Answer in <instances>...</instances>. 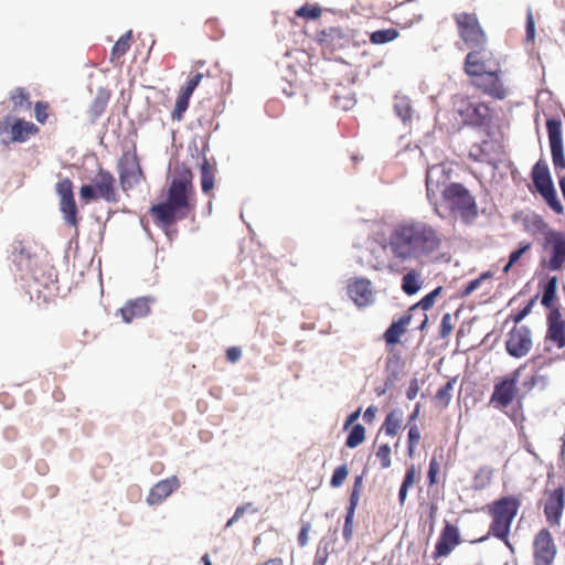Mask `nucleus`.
Instances as JSON below:
<instances>
[{
  "label": "nucleus",
  "mask_w": 565,
  "mask_h": 565,
  "mask_svg": "<svg viewBox=\"0 0 565 565\" xmlns=\"http://www.w3.org/2000/svg\"><path fill=\"white\" fill-rule=\"evenodd\" d=\"M459 543L460 535L458 529L450 523H446L436 544L435 557L447 556Z\"/></svg>",
  "instance_id": "6ab92c4d"
},
{
  "label": "nucleus",
  "mask_w": 565,
  "mask_h": 565,
  "mask_svg": "<svg viewBox=\"0 0 565 565\" xmlns=\"http://www.w3.org/2000/svg\"><path fill=\"white\" fill-rule=\"evenodd\" d=\"M437 173L444 174L445 169L440 166H433L429 170L426 171L425 184H426V194L428 198H429V192H430L431 177H433V174H437Z\"/></svg>",
  "instance_id": "13d9d810"
},
{
  "label": "nucleus",
  "mask_w": 565,
  "mask_h": 565,
  "mask_svg": "<svg viewBox=\"0 0 565 565\" xmlns=\"http://www.w3.org/2000/svg\"><path fill=\"white\" fill-rule=\"evenodd\" d=\"M493 521L490 525V533L500 539L503 540L507 544L508 542V534L510 532L511 523L512 521L504 519L502 516L492 515Z\"/></svg>",
  "instance_id": "cd10ccee"
},
{
  "label": "nucleus",
  "mask_w": 565,
  "mask_h": 565,
  "mask_svg": "<svg viewBox=\"0 0 565 565\" xmlns=\"http://www.w3.org/2000/svg\"><path fill=\"white\" fill-rule=\"evenodd\" d=\"M551 154L557 172L565 170V156L562 137V121L557 118L546 120Z\"/></svg>",
  "instance_id": "9d476101"
},
{
  "label": "nucleus",
  "mask_w": 565,
  "mask_h": 565,
  "mask_svg": "<svg viewBox=\"0 0 565 565\" xmlns=\"http://www.w3.org/2000/svg\"><path fill=\"white\" fill-rule=\"evenodd\" d=\"M202 78H203V74L196 73L193 77L190 78V81L186 83V85L184 87H182L181 93L189 95L191 97L193 92L195 90V88L201 83Z\"/></svg>",
  "instance_id": "8fccbe9b"
},
{
  "label": "nucleus",
  "mask_w": 565,
  "mask_h": 565,
  "mask_svg": "<svg viewBox=\"0 0 565 565\" xmlns=\"http://www.w3.org/2000/svg\"><path fill=\"white\" fill-rule=\"evenodd\" d=\"M565 507V490L558 487L547 492L544 503V515L551 525H558Z\"/></svg>",
  "instance_id": "4468645a"
},
{
  "label": "nucleus",
  "mask_w": 565,
  "mask_h": 565,
  "mask_svg": "<svg viewBox=\"0 0 565 565\" xmlns=\"http://www.w3.org/2000/svg\"><path fill=\"white\" fill-rule=\"evenodd\" d=\"M526 364H522L511 374L504 377H500L495 381L493 392L490 397L491 404H494L495 407L503 409L513 402L519 392L516 384Z\"/></svg>",
  "instance_id": "423d86ee"
},
{
  "label": "nucleus",
  "mask_w": 565,
  "mask_h": 565,
  "mask_svg": "<svg viewBox=\"0 0 565 565\" xmlns=\"http://www.w3.org/2000/svg\"><path fill=\"white\" fill-rule=\"evenodd\" d=\"M548 384H550L548 375L542 374L540 372H535L529 379H525L522 382L521 388L523 392L520 395V398H523L526 394H529L533 390L543 392L547 388Z\"/></svg>",
  "instance_id": "393cba45"
},
{
  "label": "nucleus",
  "mask_w": 565,
  "mask_h": 565,
  "mask_svg": "<svg viewBox=\"0 0 565 565\" xmlns=\"http://www.w3.org/2000/svg\"><path fill=\"white\" fill-rule=\"evenodd\" d=\"M356 508L348 507L347 508V514L344 519V525L342 535L345 542H349L352 539L353 535V520L355 515Z\"/></svg>",
  "instance_id": "a19ab883"
},
{
  "label": "nucleus",
  "mask_w": 565,
  "mask_h": 565,
  "mask_svg": "<svg viewBox=\"0 0 565 565\" xmlns=\"http://www.w3.org/2000/svg\"><path fill=\"white\" fill-rule=\"evenodd\" d=\"M250 511L252 513H256L258 512V509L256 508H253V503L248 502V503H245L243 505H239L236 508L235 512H234V520H239L245 512L247 511Z\"/></svg>",
  "instance_id": "e2e57ef3"
},
{
  "label": "nucleus",
  "mask_w": 565,
  "mask_h": 565,
  "mask_svg": "<svg viewBox=\"0 0 565 565\" xmlns=\"http://www.w3.org/2000/svg\"><path fill=\"white\" fill-rule=\"evenodd\" d=\"M79 198L84 202L88 203L90 201H95L102 199L92 183H85L79 189Z\"/></svg>",
  "instance_id": "a18cd8bd"
},
{
  "label": "nucleus",
  "mask_w": 565,
  "mask_h": 565,
  "mask_svg": "<svg viewBox=\"0 0 565 565\" xmlns=\"http://www.w3.org/2000/svg\"><path fill=\"white\" fill-rule=\"evenodd\" d=\"M465 125L487 127L491 120L490 108L483 103H468L459 110Z\"/></svg>",
  "instance_id": "ddd939ff"
},
{
  "label": "nucleus",
  "mask_w": 565,
  "mask_h": 565,
  "mask_svg": "<svg viewBox=\"0 0 565 565\" xmlns=\"http://www.w3.org/2000/svg\"><path fill=\"white\" fill-rule=\"evenodd\" d=\"M454 390V383L448 381L446 382L436 393L435 401L441 406L446 407L451 399V391Z\"/></svg>",
  "instance_id": "4c0bfd02"
},
{
  "label": "nucleus",
  "mask_w": 565,
  "mask_h": 565,
  "mask_svg": "<svg viewBox=\"0 0 565 565\" xmlns=\"http://www.w3.org/2000/svg\"><path fill=\"white\" fill-rule=\"evenodd\" d=\"M310 527L311 525L309 522L302 524L300 532L298 534L299 546L303 547L308 544V533L310 531Z\"/></svg>",
  "instance_id": "680f3d73"
},
{
  "label": "nucleus",
  "mask_w": 565,
  "mask_h": 565,
  "mask_svg": "<svg viewBox=\"0 0 565 565\" xmlns=\"http://www.w3.org/2000/svg\"><path fill=\"white\" fill-rule=\"evenodd\" d=\"M55 190L60 196V211L65 224L77 226L78 210L74 199L73 182L68 178H64L56 183Z\"/></svg>",
  "instance_id": "0eeeda50"
},
{
  "label": "nucleus",
  "mask_w": 565,
  "mask_h": 565,
  "mask_svg": "<svg viewBox=\"0 0 565 565\" xmlns=\"http://www.w3.org/2000/svg\"><path fill=\"white\" fill-rule=\"evenodd\" d=\"M28 93L24 92L23 88H15L11 94V99L14 104V106H22L23 102L28 100Z\"/></svg>",
  "instance_id": "bf43d9fd"
},
{
  "label": "nucleus",
  "mask_w": 565,
  "mask_h": 565,
  "mask_svg": "<svg viewBox=\"0 0 565 565\" xmlns=\"http://www.w3.org/2000/svg\"><path fill=\"white\" fill-rule=\"evenodd\" d=\"M419 391L418 381L417 379H413L409 383V386L406 392V396L408 399H414L417 396V393Z\"/></svg>",
  "instance_id": "338daca9"
},
{
  "label": "nucleus",
  "mask_w": 565,
  "mask_h": 565,
  "mask_svg": "<svg viewBox=\"0 0 565 565\" xmlns=\"http://www.w3.org/2000/svg\"><path fill=\"white\" fill-rule=\"evenodd\" d=\"M546 245L551 246V258L547 263L550 270H559L565 264V234L550 230L545 235Z\"/></svg>",
  "instance_id": "f8f14e48"
},
{
  "label": "nucleus",
  "mask_w": 565,
  "mask_h": 565,
  "mask_svg": "<svg viewBox=\"0 0 565 565\" xmlns=\"http://www.w3.org/2000/svg\"><path fill=\"white\" fill-rule=\"evenodd\" d=\"M363 487V475H359L354 478L352 491L349 498V505L352 508H356L360 501V492Z\"/></svg>",
  "instance_id": "37998d69"
},
{
  "label": "nucleus",
  "mask_w": 565,
  "mask_h": 565,
  "mask_svg": "<svg viewBox=\"0 0 565 565\" xmlns=\"http://www.w3.org/2000/svg\"><path fill=\"white\" fill-rule=\"evenodd\" d=\"M439 473V463L437 462L436 458L433 457L430 462H429V468H428V479H429V483L430 484H434V483H437V475Z\"/></svg>",
  "instance_id": "052dcab7"
},
{
  "label": "nucleus",
  "mask_w": 565,
  "mask_h": 565,
  "mask_svg": "<svg viewBox=\"0 0 565 565\" xmlns=\"http://www.w3.org/2000/svg\"><path fill=\"white\" fill-rule=\"evenodd\" d=\"M490 277L491 274L487 271L481 274L479 278L470 280L462 290V296L468 297L469 295H471L475 290H477L480 287L482 280L488 279Z\"/></svg>",
  "instance_id": "de8ad7c7"
},
{
  "label": "nucleus",
  "mask_w": 565,
  "mask_h": 565,
  "mask_svg": "<svg viewBox=\"0 0 565 565\" xmlns=\"http://www.w3.org/2000/svg\"><path fill=\"white\" fill-rule=\"evenodd\" d=\"M531 177L536 191L544 199L545 203L556 214H563L564 206L557 198L548 166L544 160H539L533 166Z\"/></svg>",
  "instance_id": "39448f33"
},
{
  "label": "nucleus",
  "mask_w": 565,
  "mask_h": 565,
  "mask_svg": "<svg viewBox=\"0 0 565 565\" xmlns=\"http://www.w3.org/2000/svg\"><path fill=\"white\" fill-rule=\"evenodd\" d=\"M469 54H476L477 57H475V60L477 61H481L483 63V65H491L489 62H490V56H491V53L489 51H487L484 49V46H481V47H472L471 49V52Z\"/></svg>",
  "instance_id": "5fc2aeb1"
},
{
  "label": "nucleus",
  "mask_w": 565,
  "mask_h": 565,
  "mask_svg": "<svg viewBox=\"0 0 565 565\" xmlns=\"http://www.w3.org/2000/svg\"><path fill=\"white\" fill-rule=\"evenodd\" d=\"M179 487L180 483L175 476H171L167 479L160 480L150 489V492L147 497V503L149 505H157L161 503Z\"/></svg>",
  "instance_id": "a211bd4d"
},
{
  "label": "nucleus",
  "mask_w": 565,
  "mask_h": 565,
  "mask_svg": "<svg viewBox=\"0 0 565 565\" xmlns=\"http://www.w3.org/2000/svg\"><path fill=\"white\" fill-rule=\"evenodd\" d=\"M393 108L396 116L401 118L403 122H406L411 118L412 106L407 96H395Z\"/></svg>",
  "instance_id": "2f4dec72"
},
{
  "label": "nucleus",
  "mask_w": 565,
  "mask_h": 565,
  "mask_svg": "<svg viewBox=\"0 0 565 565\" xmlns=\"http://www.w3.org/2000/svg\"><path fill=\"white\" fill-rule=\"evenodd\" d=\"M441 194L446 206L444 211H441L440 206H435V212L439 216L445 217L446 213H451L459 216L466 224H470L477 218L478 206L476 199L463 184L457 182L446 184Z\"/></svg>",
  "instance_id": "f03ea898"
},
{
  "label": "nucleus",
  "mask_w": 565,
  "mask_h": 565,
  "mask_svg": "<svg viewBox=\"0 0 565 565\" xmlns=\"http://www.w3.org/2000/svg\"><path fill=\"white\" fill-rule=\"evenodd\" d=\"M420 404L417 403L415 406L414 412L409 415L407 426H408V445H407V452L409 457L414 456L415 448L420 439V431L416 424H412L416 417L419 414Z\"/></svg>",
  "instance_id": "a878e982"
},
{
  "label": "nucleus",
  "mask_w": 565,
  "mask_h": 565,
  "mask_svg": "<svg viewBox=\"0 0 565 565\" xmlns=\"http://www.w3.org/2000/svg\"><path fill=\"white\" fill-rule=\"evenodd\" d=\"M149 301L150 298L147 297L127 301V303L119 310L122 320L126 323H130L136 318L146 317L150 312Z\"/></svg>",
  "instance_id": "412c9836"
},
{
  "label": "nucleus",
  "mask_w": 565,
  "mask_h": 565,
  "mask_svg": "<svg viewBox=\"0 0 565 565\" xmlns=\"http://www.w3.org/2000/svg\"><path fill=\"white\" fill-rule=\"evenodd\" d=\"M349 475V470L347 465H341L337 467L331 476L330 486L332 488H339L344 482L345 478Z\"/></svg>",
  "instance_id": "c03bdc74"
},
{
  "label": "nucleus",
  "mask_w": 565,
  "mask_h": 565,
  "mask_svg": "<svg viewBox=\"0 0 565 565\" xmlns=\"http://www.w3.org/2000/svg\"><path fill=\"white\" fill-rule=\"evenodd\" d=\"M534 565H552L556 555V546L551 533L543 529L534 539Z\"/></svg>",
  "instance_id": "9b49d317"
},
{
  "label": "nucleus",
  "mask_w": 565,
  "mask_h": 565,
  "mask_svg": "<svg viewBox=\"0 0 565 565\" xmlns=\"http://www.w3.org/2000/svg\"><path fill=\"white\" fill-rule=\"evenodd\" d=\"M327 559H328L327 548H323V550L318 548L316 552L312 565H326Z\"/></svg>",
  "instance_id": "69168bd1"
},
{
  "label": "nucleus",
  "mask_w": 565,
  "mask_h": 565,
  "mask_svg": "<svg viewBox=\"0 0 565 565\" xmlns=\"http://www.w3.org/2000/svg\"><path fill=\"white\" fill-rule=\"evenodd\" d=\"M131 36H132V31L129 30L128 32H126L124 35H121L117 40V42L114 44V46L111 49V60L119 58L120 56L126 54V52L130 47L129 41L131 40Z\"/></svg>",
  "instance_id": "f704fd0d"
},
{
  "label": "nucleus",
  "mask_w": 565,
  "mask_h": 565,
  "mask_svg": "<svg viewBox=\"0 0 565 565\" xmlns=\"http://www.w3.org/2000/svg\"><path fill=\"white\" fill-rule=\"evenodd\" d=\"M537 298L539 295H535L533 298L530 299V301L524 306L523 309H521L515 316L512 317L514 323H520L526 316L531 313Z\"/></svg>",
  "instance_id": "09e8293b"
},
{
  "label": "nucleus",
  "mask_w": 565,
  "mask_h": 565,
  "mask_svg": "<svg viewBox=\"0 0 565 565\" xmlns=\"http://www.w3.org/2000/svg\"><path fill=\"white\" fill-rule=\"evenodd\" d=\"M365 439V428L362 424H354L345 439V446L354 449L361 445Z\"/></svg>",
  "instance_id": "72a5a7b5"
},
{
  "label": "nucleus",
  "mask_w": 565,
  "mask_h": 565,
  "mask_svg": "<svg viewBox=\"0 0 565 565\" xmlns=\"http://www.w3.org/2000/svg\"><path fill=\"white\" fill-rule=\"evenodd\" d=\"M118 170L120 184L125 191L136 185L142 174L136 156H124L118 162Z\"/></svg>",
  "instance_id": "2eb2a0df"
},
{
  "label": "nucleus",
  "mask_w": 565,
  "mask_h": 565,
  "mask_svg": "<svg viewBox=\"0 0 565 565\" xmlns=\"http://www.w3.org/2000/svg\"><path fill=\"white\" fill-rule=\"evenodd\" d=\"M416 476H417V471H416L415 466L414 465L409 466L406 469V472H405V476H404V479H403L401 486L405 487V488H411L415 483Z\"/></svg>",
  "instance_id": "6e6d98bb"
},
{
  "label": "nucleus",
  "mask_w": 565,
  "mask_h": 565,
  "mask_svg": "<svg viewBox=\"0 0 565 565\" xmlns=\"http://www.w3.org/2000/svg\"><path fill=\"white\" fill-rule=\"evenodd\" d=\"M9 120V117H7L3 120H0V146H8L10 143L9 137H7L11 128Z\"/></svg>",
  "instance_id": "603ef678"
},
{
  "label": "nucleus",
  "mask_w": 565,
  "mask_h": 565,
  "mask_svg": "<svg viewBox=\"0 0 565 565\" xmlns=\"http://www.w3.org/2000/svg\"><path fill=\"white\" fill-rule=\"evenodd\" d=\"M475 57H477L476 54H468L465 61L467 74L475 77L473 85L497 99L505 98L507 89L501 78L503 72L499 64L483 65Z\"/></svg>",
  "instance_id": "20e7f679"
},
{
  "label": "nucleus",
  "mask_w": 565,
  "mask_h": 565,
  "mask_svg": "<svg viewBox=\"0 0 565 565\" xmlns=\"http://www.w3.org/2000/svg\"><path fill=\"white\" fill-rule=\"evenodd\" d=\"M412 321V313L407 312L394 320L390 327L385 330L383 339L387 345H394L399 343L402 334L405 332L406 327Z\"/></svg>",
  "instance_id": "4be33fe9"
},
{
  "label": "nucleus",
  "mask_w": 565,
  "mask_h": 565,
  "mask_svg": "<svg viewBox=\"0 0 565 565\" xmlns=\"http://www.w3.org/2000/svg\"><path fill=\"white\" fill-rule=\"evenodd\" d=\"M460 38L465 44L472 47H481L486 44V34L479 25L475 14L461 13L456 17Z\"/></svg>",
  "instance_id": "6e6552de"
},
{
  "label": "nucleus",
  "mask_w": 565,
  "mask_h": 565,
  "mask_svg": "<svg viewBox=\"0 0 565 565\" xmlns=\"http://www.w3.org/2000/svg\"><path fill=\"white\" fill-rule=\"evenodd\" d=\"M376 457L381 460V467L386 469L391 466V447L387 444H383L376 451Z\"/></svg>",
  "instance_id": "49530a36"
},
{
  "label": "nucleus",
  "mask_w": 565,
  "mask_h": 565,
  "mask_svg": "<svg viewBox=\"0 0 565 565\" xmlns=\"http://www.w3.org/2000/svg\"><path fill=\"white\" fill-rule=\"evenodd\" d=\"M200 171L202 191L207 194L214 188V171L213 167L206 158H203V161L200 166Z\"/></svg>",
  "instance_id": "c85d7f7f"
},
{
  "label": "nucleus",
  "mask_w": 565,
  "mask_h": 565,
  "mask_svg": "<svg viewBox=\"0 0 565 565\" xmlns=\"http://www.w3.org/2000/svg\"><path fill=\"white\" fill-rule=\"evenodd\" d=\"M10 127V142H24L30 135L38 131V127L33 122L21 118L15 119Z\"/></svg>",
  "instance_id": "5701e85b"
},
{
  "label": "nucleus",
  "mask_w": 565,
  "mask_h": 565,
  "mask_svg": "<svg viewBox=\"0 0 565 565\" xmlns=\"http://www.w3.org/2000/svg\"><path fill=\"white\" fill-rule=\"evenodd\" d=\"M557 282H558L557 277L553 276V277H550L543 286L541 303L545 308L552 307V302L556 297Z\"/></svg>",
  "instance_id": "473e14b6"
},
{
  "label": "nucleus",
  "mask_w": 565,
  "mask_h": 565,
  "mask_svg": "<svg viewBox=\"0 0 565 565\" xmlns=\"http://www.w3.org/2000/svg\"><path fill=\"white\" fill-rule=\"evenodd\" d=\"M241 355H242L241 349L237 347H232V348L227 349V351H226V359L230 362L238 361Z\"/></svg>",
  "instance_id": "774afa93"
},
{
  "label": "nucleus",
  "mask_w": 565,
  "mask_h": 565,
  "mask_svg": "<svg viewBox=\"0 0 565 565\" xmlns=\"http://www.w3.org/2000/svg\"><path fill=\"white\" fill-rule=\"evenodd\" d=\"M390 249L403 262L417 257L424 250V224L405 222L397 225L390 236Z\"/></svg>",
  "instance_id": "7ed1b4c3"
},
{
  "label": "nucleus",
  "mask_w": 565,
  "mask_h": 565,
  "mask_svg": "<svg viewBox=\"0 0 565 565\" xmlns=\"http://www.w3.org/2000/svg\"><path fill=\"white\" fill-rule=\"evenodd\" d=\"M192 171L182 166L177 168L175 177L171 180L167 198L150 207L156 224L168 228L178 221L184 220L194 210L191 196L193 194Z\"/></svg>",
  "instance_id": "f257e3e1"
},
{
  "label": "nucleus",
  "mask_w": 565,
  "mask_h": 565,
  "mask_svg": "<svg viewBox=\"0 0 565 565\" xmlns=\"http://www.w3.org/2000/svg\"><path fill=\"white\" fill-rule=\"evenodd\" d=\"M190 98L191 97L189 95H185L180 92V94L177 98V102H175L174 109L171 114L172 120H181L182 119L183 114L186 111V109L189 107Z\"/></svg>",
  "instance_id": "e433bc0d"
},
{
  "label": "nucleus",
  "mask_w": 565,
  "mask_h": 565,
  "mask_svg": "<svg viewBox=\"0 0 565 565\" xmlns=\"http://www.w3.org/2000/svg\"><path fill=\"white\" fill-rule=\"evenodd\" d=\"M526 41H533L535 38V23L532 10L529 9L526 13Z\"/></svg>",
  "instance_id": "4d7b16f0"
},
{
  "label": "nucleus",
  "mask_w": 565,
  "mask_h": 565,
  "mask_svg": "<svg viewBox=\"0 0 565 565\" xmlns=\"http://www.w3.org/2000/svg\"><path fill=\"white\" fill-rule=\"evenodd\" d=\"M422 284L419 281V275L415 270H409L407 274L403 276L402 279V290L408 295L413 296L420 290Z\"/></svg>",
  "instance_id": "7c9ffc66"
},
{
  "label": "nucleus",
  "mask_w": 565,
  "mask_h": 565,
  "mask_svg": "<svg viewBox=\"0 0 565 565\" xmlns=\"http://www.w3.org/2000/svg\"><path fill=\"white\" fill-rule=\"evenodd\" d=\"M397 35H398V32L393 28L382 29V30H376V31L372 32L370 35V40L374 44H385V43H388V42L395 40L397 38Z\"/></svg>",
  "instance_id": "c9c22d12"
},
{
  "label": "nucleus",
  "mask_w": 565,
  "mask_h": 565,
  "mask_svg": "<svg viewBox=\"0 0 565 565\" xmlns=\"http://www.w3.org/2000/svg\"><path fill=\"white\" fill-rule=\"evenodd\" d=\"M386 380H385V388H391L394 386L395 382L398 379V361L388 360L386 363Z\"/></svg>",
  "instance_id": "ea45409f"
},
{
  "label": "nucleus",
  "mask_w": 565,
  "mask_h": 565,
  "mask_svg": "<svg viewBox=\"0 0 565 565\" xmlns=\"http://www.w3.org/2000/svg\"><path fill=\"white\" fill-rule=\"evenodd\" d=\"M519 501L514 498L504 497L498 500L491 512L492 515L502 516L510 521H513L514 516L518 513Z\"/></svg>",
  "instance_id": "b1692460"
},
{
  "label": "nucleus",
  "mask_w": 565,
  "mask_h": 565,
  "mask_svg": "<svg viewBox=\"0 0 565 565\" xmlns=\"http://www.w3.org/2000/svg\"><path fill=\"white\" fill-rule=\"evenodd\" d=\"M90 183L106 202H116L115 178L109 171L99 168Z\"/></svg>",
  "instance_id": "f3484780"
},
{
  "label": "nucleus",
  "mask_w": 565,
  "mask_h": 565,
  "mask_svg": "<svg viewBox=\"0 0 565 565\" xmlns=\"http://www.w3.org/2000/svg\"><path fill=\"white\" fill-rule=\"evenodd\" d=\"M348 294L359 307L367 306L373 299L371 281L366 278L356 279L352 284H349Z\"/></svg>",
  "instance_id": "aec40b11"
},
{
  "label": "nucleus",
  "mask_w": 565,
  "mask_h": 565,
  "mask_svg": "<svg viewBox=\"0 0 565 565\" xmlns=\"http://www.w3.org/2000/svg\"><path fill=\"white\" fill-rule=\"evenodd\" d=\"M546 340L554 342L558 349L565 347V320L558 308H553L547 315Z\"/></svg>",
  "instance_id": "dca6fc26"
},
{
  "label": "nucleus",
  "mask_w": 565,
  "mask_h": 565,
  "mask_svg": "<svg viewBox=\"0 0 565 565\" xmlns=\"http://www.w3.org/2000/svg\"><path fill=\"white\" fill-rule=\"evenodd\" d=\"M452 331L451 316L449 313L444 315L441 319V331L443 338L447 337Z\"/></svg>",
  "instance_id": "0e129e2a"
},
{
  "label": "nucleus",
  "mask_w": 565,
  "mask_h": 565,
  "mask_svg": "<svg viewBox=\"0 0 565 565\" xmlns=\"http://www.w3.org/2000/svg\"><path fill=\"white\" fill-rule=\"evenodd\" d=\"M492 470L488 467H482L478 470L473 478V487L476 489H483L491 481Z\"/></svg>",
  "instance_id": "58836bf2"
},
{
  "label": "nucleus",
  "mask_w": 565,
  "mask_h": 565,
  "mask_svg": "<svg viewBox=\"0 0 565 565\" xmlns=\"http://www.w3.org/2000/svg\"><path fill=\"white\" fill-rule=\"evenodd\" d=\"M533 347L532 331L526 326L513 327L505 340V350L515 359L524 358Z\"/></svg>",
  "instance_id": "1a4fd4ad"
},
{
  "label": "nucleus",
  "mask_w": 565,
  "mask_h": 565,
  "mask_svg": "<svg viewBox=\"0 0 565 565\" xmlns=\"http://www.w3.org/2000/svg\"><path fill=\"white\" fill-rule=\"evenodd\" d=\"M530 248H531V243L521 242L519 244V248L513 250L509 256L510 265H514L522 257V255L525 252H527Z\"/></svg>",
  "instance_id": "3c124183"
},
{
  "label": "nucleus",
  "mask_w": 565,
  "mask_h": 565,
  "mask_svg": "<svg viewBox=\"0 0 565 565\" xmlns=\"http://www.w3.org/2000/svg\"><path fill=\"white\" fill-rule=\"evenodd\" d=\"M403 411L394 408L386 415L381 429L388 436H395L401 427Z\"/></svg>",
  "instance_id": "bb28decb"
},
{
  "label": "nucleus",
  "mask_w": 565,
  "mask_h": 565,
  "mask_svg": "<svg viewBox=\"0 0 565 565\" xmlns=\"http://www.w3.org/2000/svg\"><path fill=\"white\" fill-rule=\"evenodd\" d=\"M321 10L318 6L305 4L301 6L297 11L296 15L307 20H316L320 17Z\"/></svg>",
  "instance_id": "79ce46f5"
},
{
  "label": "nucleus",
  "mask_w": 565,
  "mask_h": 565,
  "mask_svg": "<svg viewBox=\"0 0 565 565\" xmlns=\"http://www.w3.org/2000/svg\"><path fill=\"white\" fill-rule=\"evenodd\" d=\"M440 244V239L437 237L436 233L426 227V252L436 249Z\"/></svg>",
  "instance_id": "864d4df0"
},
{
  "label": "nucleus",
  "mask_w": 565,
  "mask_h": 565,
  "mask_svg": "<svg viewBox=\"0 0 565 565\" xmlns=\"http://www.w3.org/2000/svg\"><path fill=\"white\" fill-rule=\"evenodd\" d=\"M110 94L105 88H99L92 105H90V114L93 118H98L105 110L108 100H109Z\"/></svg>",
  "instance_id": "c756f323"
}]
</instances>
